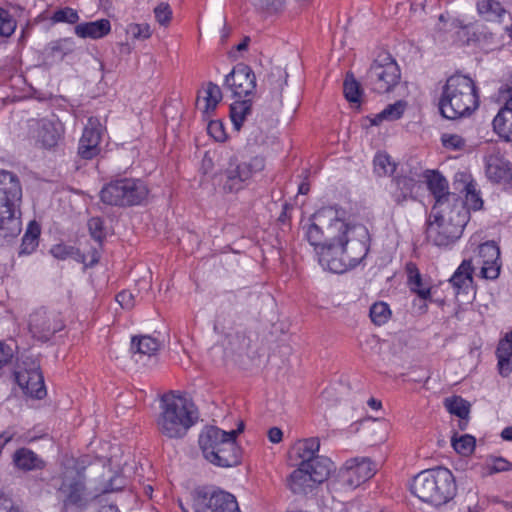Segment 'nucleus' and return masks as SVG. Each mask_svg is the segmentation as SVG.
<instances>
[{
    "instance_id": "f257e3e1",
    "label": "nucleus",
    "mask_w": 512,
    "mask_h": 512,
    "mask_svg": "<svg viewBox=\"0 0 512 512\" xmlns=\"http://www.w3.org/2000/svg\"><path fill=\"white\" fill-rule=\"evenodd\" d=\"M368 250V232L360 226L355 232L341 233L336 241L324 243L317 251L318 262L323 269L340 274L356 267Z\"/></svg>"
},
{
    "instance_id": "f03ea898",
    "label": "nucleus",
    "mask_w": 512,
    "mask_h": 512,
    "mask_svg": "<svg viewBox=\"0 0 512 512\" xmlns=\"http://www.w3.org/2000/svg\"><path fill=\"white\" fill-rule=\"evenodd\" d=\"M480 104L479 90L474 80L463 74L447 78L438 102L440 114L455 120L472 114Z\"/></svg>"
},
{
    "instance_id": "7ed1b4c3",
    "label": "nucleus",
    "mask_w": 512,
    "mask_h": 512,
    "mask_svg": "<svg viewBox=\"0 0 512 512\" xmlns=\"http://www.w3.org/2000/svg\"><path fill=\"white\" fill-rule=\"evenodd\" d=\"M22 186L19 177L0 170V241L12 239L21 232Z\"/></svg>"
},
{
    "instance_id": "20e7f679",
    "label": "nucleus",
    "mask_w": 512,
    "mask_h": 512,
    "mask_svg": "<svg viewBox=\"0 0 512 512\" xmlns=\"http://www.w3.org/2000/svg\"><path fill=\"white\" fill-rule=\"evenodd\" d=\"M410 489L421 501L435 506L448 503L457 491L455 478L445 467L421 471L414 477Z\"/></svg>"
},
{
    "instance_id": "39448f33",
    "label": "nucleus",
    "mask_w": 512,
    "mask_h": 512,
    "mask_svg": "<svg viewBox=\"0 0 512 512\" xmlns=\"http://www.w3.org/2000/svg\"><path fill=\"white\" fill-rule=\"evenodd\" d=\"M468 223V211L464 205L431 211L427 220L426 238L437 247H449L462 236Z\"/></svg>"
},
{
    "instance_id": "423d86ee",
    "label": "nucleus",
    "mask_w": 512,
    "mask_h": 512,
    "mask_svg": "<svg viewBox=\"0 0 512 512\" xmlns=\"http://www.w3.org/2000/svg\"><path fill=\"white\" fill-rule=\"evenodd\" d=\"M198 418V409L191 400L174 392L162 394V434L182 438Z\"/></svg>"
},
{
    "instance_id": "0eeeda50",
    "label": "nucleus",
    "mask_w": 512,
    "mask_h": 512,
    "mask_svg": "<svg viewBox=\"0 0 512 512\" xmlns=\"http://www.w3.org/2000/svg\"><path fill=\"white\" fill-rule=\"evenodd\" d=\"M356 229L357 227H350L341 219L335 208L325 207L313 214L312 222L306 227L305 236L317 252L324 243L336 241L341 233L355 232Z\"/></svg>"
},
{
    "instance_id": "6e6552de",
    "label": "nucleus",
    "mask_w": 512,
    "mask_h": 512,
    "mask_svg": "<svg viewBox=\"0 0 512 512\" xmlns=\"http://www.w3.org/2000/svg\"><path fill=\"white\" fill-rule=\"evenodd\" d=\"M147 195L145 183L134 178L112 180L100 191V199L104 204L120 207L139 205Z\"/></svg>"
},
{
    "instance_id": "1a4fd4ad",
    "label": "nucleus",
    "mask_w": 512,
    "mask_h": 512,
    "mask_svg": "<svg viewBox=\"0 0 512 512\" xmlns=\"http://www.w3.org/2000/svg\"><path fill=\"white\" fill-rule=\"evenodd\" d=\"M400 68L390 54L379 55L370 65L366 77V86L375 93L391 92L400 82Z\"/></svg>"
},
{
    "instance_id": "9d476101",
    "label": "nucleus",
    "mask_w": 512,
    "mask_h": 512,
    "mask_svg": "<svg viewBox=\"0 0 512 512\" xmlns=\"http://www.w3.org/2000/svg\"><path fill=\"white\" fill-rule=\"evenodd\" d=\"M314 467L308 464H297L288 478V485L294 494H307L316 484L324 482L330 474L333 463L331 460H322Z\"/></svg>"
},
{
    "instance_id": "9b49d317",
    "label": "nucleus",
    "mask_w": 512,
    "mask_h": 512,
    "mask_svg": "<svg viewBox=\"0 0 512 512\" xmlns=\"http://www.w3.org/2000/svg\"><path fill=\"white\" fill-rule=\"evenodd\" d=\"M62 500V511L83 510L88 504L85 477L78 471L66 472L58 488Z\"/></svg>"
},
{
    "instance_id": "f8f14e48",
    "label": "nucleus",
    "mask_w": 512,
    "mask_h": 512,
    "mask_svg": "<svg viewBox=\"0 0 512 512\" xmlns=\"http://www.w3.org/2000/svg\"><path fill=\"white\" fill-rule=\"evenodd\" d=\"M191 496L194 512H241L236 497L223 490L200 488Z\"/></svg>"
},
{
    "instance_id": "ddd939ff",
    "label": "nucleus",
    "mask_w": 512,
    "mask_h": 512,
    "mask_svg": "<svg viewBox=\"0 0 512 512\" xmlns=\"http://www.w3.org/2000/svg\"><path fill=\"white\" fill-rule=\"evenodd\" d=\"M264 167V158L260 156H255L248 162L242 163H239L237 159L231 158L223 174L224 191L233 193L242 190L253 174L262 171Z\"/></svg>"
},
{
    "instance_id": "4468645a",
    "label": "nucleus",
    "mask_w": 512,
    "mask_h": 512,
    "mask_svg": "<svg viewBox=\"0 0 512 512\" xmlns=\"http://www.w3.org/2000/svg\"><path fill=\"white\" fill-rule=\"evenodd\" d=\"M485 175L495 184L508 189L512 187V162L498 147L489 148L484 157Z\"/></svg>"
},
{
    "instance_id": "2eb2a0df",
    "label": "nucleus",
    "mask_w": 512,
    "mask_h": 512,
    "mask_svg": "<svg viewBox=\"0 0 512 512\" xmlns=\"http://www.w3.org/2000/svg\"><path fill=\"white\" fill-rule=\"evenodd\" d=\"M223 86L231 91L235 98H246L254 95L256 76L252 68L244 63L236 64L225 76Z\"/></svg>"
},
{
    "instance_id": "dca6fc26",
    "label": "nucleus",
    "mask_w": 512,
    "mask_h": 512,
    "mask_svg": "<svg viewBox=\"0 0 512 512\" xmlns=\"http://www.w3.org/2000/svg\"><path fill=\"white\" fill-rule=\"evenodd\" d=\"M64 323L60 315L54 311L40 308L34 311L29 318V330L33 337L42 341H48L56 332L62 330Z\"/></svg>"
},
{
    "instance_id": "f3484780",
    "label": "nucleus",
    "mask_w": 512,
    "mask_h": 512,
    "mask_svg": "<svg viewBox=\"0 0 512 512\" xmlns=\"http://www.w3.org/2000/svg\"><path fill=\"white\" fill-rule=\"evenodd\" d=\"M426 182L435 199L431 211L455 208L457 204L464 205L457 194L449 192L447 179L438 171H428Z\"/></svg>"
},
{
    "instance_id": "a211bd4d",
    "label": "nucleus",
    "mask_w": 512,
    "mask_h": 512,
    "mask_svg": "<svg viewBox=\"0 0 512 512\" xmlns=\"http://www.w3.org/2000/svg\"><path fill=\"white\" fill-rule=\"evenodd\" d=\"M103 126L97 117H89L79 140L78 155L85 160H91L100 153V142Z\"/></svg>"
},
{
    "instance_id": "6ab92c4d",
    "label": "nucleus",
    "mask_w": 512,
    "mask_h": 512,
    "mask_svg": "<svg viewBox=\"0 0 512 512\" xmlns=\"http://www.w3.org/2000/svg\"><path fill=\"white\" fill-rule=\"evenodd\" d=\"M375 471V464L369 458H355L346 462L342 477L349 486L357 487L369 480Z\"/></svg>"
},
{
    "instance_id": "aec40b11",
    "label": "nucleus",
    "mask_w": 512,
    "mask_h": 512,
    "mask_svg": "<svg viewBox=\"0 0 512 512\" xmlns=\"http://www.w3.org/2000/svg\"><path fill=\"white\" fill-rule=\"evenodd\" d=\"M15 380L25 394L36 399H43L46 396L44 378L39 369L17 371Z\"/></svg>"
},
{
    "instance_id": "412c9836",
    "label": "nucleus",
    "mask_w": 512,
    "mask_h": 512,
    "mask_svg": "<svg viewBox=\"0 0 512 512\" xmlns=\"http://www.w3.org/2000/svg\"><path fill=\"white\" fill-rule=\"evenodd\" d=\"M320 440L317 437L299 440L292 448V457L299 460L298 464H308L314 467L322 460H329L327 457L319 456Z\"/></svg>"
},
{
    "instance_id": "4be33fe9",
    "label": "nucleus",
    "mask_w": 512,
    "mask_h": 512,
    "mask_svg": "<svg viewBox=\"0 0 512 512\" xmlns=\"http://www.w3.org/2000/svg\"><path fill=\"white\" fill-rule=\"evenodd\" d=\"M229 438L226 431L216 426H206L199 434L198 443L202 450L203 456L210 461L218 449L222 446V442Z\"/></svg>"
},
{
    "instance_id": "5701e85b",
    "label": "nucleus",
    "mask_w": 512,
    "mask_h": 512,
    "mask_svg": "<svg viewBox=\"0 0 512 512\" xmlns=\"http://www.w3.org/2000/svg\"><path fill=\"white\" fill-rule=\"evenodd\" d=\"M211 464L218 467H233L241 462V448L237 441L233 440V436L222 442V446L217 450L214 456L209 461Z\"/></svg>"
},
{
    "instance_id": "b1692460",
    "label": "nucleus",
    "mask_w": 512,
    "mask_h": 512,
    "mask_svg": "<svg viewBox=\"0 0 512 512\" xmlns=\"http://www.w3.org/2000/svg\"><path fill=\"white\" fill-rule=\"evenodd\" d=\"M417 181L409 176H397L391 180L389 194L396 205H403L408 200H414V189Z\"/></svg>"
},
{
    "instance_id": "393cba45",
    "label": "nucleus",
    "mask_w": 512,
    "mask_h": 512,
    "mask_svg": "<svg viewBox=\"0 0 512 512\" xmlns=\"http://www.w3.org/2000/svg\"><path fill=\"white\" fill-rule=\"evenodd\" d=\"M14 466L23 472L43 470L46 462L33 450L26 447L18 448L12 457Z\"/></svg>"
},
{
    "instance_id": "a878e982",
    "label": "nucleus",
    "mask_w": 512,
    "mask_h": 512,
    "mask_svg": "<svg viewBox=\"0 0 512 512\" xmlns=\"http://www.w3.org/2000/svg\"><path fill=\"white\" fill-rule=\"evenodd\" d=\"M76 48L73 38H60L50 41L43 49L44 59L53 64L63 61V59L74 52Z\"/></svg>"
},
{
    "instance_id": "bb28decb",
    "label": "nucleus",
    "mask_w": 512,
    "mask_h": 512,
    "mask_svg": "<svg viewBox=\"0 0 512 512\" xmlns=\"http://www.w3.org/2000/svg\"><path fill=\"white\" fill-rule=\"evenodd\" d=\"M473 272L472 260L465 259L450 277L449 284L452 286L456 296L468 292L473 283Z\"/></svg>"
},
{
    "instance_id": "cd10ccee",
    "label": "nucleus",
    "mask_w": 512,
    "mask_h": 512,
    "mask_svg": "<svg viewBox=\"0 0 512 512\" xmlns=\"http://www.w3.org/2000/svg\"><path fill=\"white\" fill-rule=\"evenodd\" d=\"M74 30L80 38L100 39L110 33L111 24L108 19H99L77 24Z\"/></svg>"
},
{
    "instance_id": "c85d7f7f",
    "label": "nucleus",
    "mask_w": 512,
    "mask_h": 512,
    "mask_svg": "<svg viewBox=\"0 0 512 512\" xmlns=\"http://www.w3.org/2000/svg\"><path fill=\"white\" fill-rule=\"evenodd\" d=\"M252 113V99L249 97L246 98H237L230 105V118L235 130L239 131L246 118Z\"/></svg>"
},
{
    "instance_id": "c756f323",
    "label": "nucleus",
    "mask_w": 512,
    "mask_h": 512,
    "mask_svg": "<svg viewBox=\"0 0 512 512\" xmlns=\"http://www.w3.org/2000/svg\"><path fill=\"white\" fill-rule=\"evenodd\" d=\"M477 13L486 21H500L506 10L497 0H479L476 3Z\"/></svg>"
},
{
    "instance_id": "7c9ffc66",
    "label": "nucleus",
    "mask_w": 512,
    "mask_h": 512,
    "mask_svg": "<svg viewBox=\"0 0 512 512\" xmlns=\"http://www.w3.org/2000/svg\"><path fill=\"white\" fill-rule=\"evenodd\" d=\"M160 344L156 338L151 336H133L131 339L130 350L132 353L151 357L156 355L159 350Z\"/></svg>"
},
{
    "instance_id": "2f4dec72",
    "label": "nucleus",
    "mask_w": 512,
    "mask_h": 512,
    "mask_svg": "<svg viewBox=\"0 0 512 512\" xmlns=\"http://www.w3.org/2000/svg\"><path fill=\"white\" fill-rule=\"evenodd\" d=\"M60 139V132L57 126L50 121H43L38 129L37 141L44 148H53Z\"/></svg>"
},
{
    "instance_id": "473e14b6",
    "label": "nucleus",
    "mask_w": 512,
    "mask_h": 512,
    "mask_svg": "<svg viewBox=\"0 0 512 512\" xmlns=\"http://www.w3.org/2000/svg\"><path fill=\"white\" fill-rule=\"evenodd\" d=\"M494 131L505 141H512V113L508 109H500L493 119Z\"/></svg>"
},
{
    "instance_id": "72a5a7b5",
    "label": "nucleus",
    "mask_w": 512,
    "mask_h": 512,
    "mask_svg": "<svg viewBox=\"0 0 512 512\" xmlns=\"http://www.w3.org/2000/svg\"><path fill=\"white\" fill-rule=\"evenodd\" d=\"M411 290L421 299L427 300L431 296L430 288L423 285L421 274L414 263L406 265Z\"/></svg>"
},
{
    "instance_id": "f704fd0d",
    "label": "nucleus",
    "mask_w": 512,
    "mask_h": 512,
    "mask_svg": "<svg viewBox=\"0 0 512 512\" xmlns=\"http://www.w3.org/2000/svg\"><path fill=\"white\" fill-rule=\"evenodd\" d=\"M40 233L39 224L36 221H31L22 237L20 254H31L36 249L39 244Z\"/></svg>"
},
{
    "instance_id": "c9c22d12",
    "label": "nucleus",
    "mask_w": 512,
    "mask_h": 512,
    "mask_svg": "<svg viewBox=\"0 0 512 512\" xmlns=\"http://www.w3.org/2000/svg\"><path fill=\"white\" fill-rule=\"evenodd\" d=\"M465 201L462 200L465 209L469 212L470 210L479 211L483 208L484 201L481 197L480 191L477 189V185L473 180L468 181L464 185Z\"/></svg>"
},
{
    "instance_id": "e433bc0d",
    "label": "nucleus",
    "mask_w": 512,
    "mask_h": 512,
    "mask_svg": "<svg viewBox=\"0 0 512 512\" xmlns=\"http://www.w3.org/2000/svg\"><path fill=\"white\" fill-rule=\"evenodd\" d=\"M53 257L59 260L74 259L79 263H86V256L78 248L63 243L52 246L50 250Z\"/></svg>"
},
{
    "instance_id": "4c0bfd02",
    "label": "nucleus",
    "mask_w": 512,
    "mask_h": 512,
    "mask_svg": "<svg viewBox=\"0 0 512 512\" xmlns=\"http://www.w3.org/2000/svg\"><path fill=\"white\" fill-rule=\"evenodd\" d=\"M453 26L466 32L468 35V42H480L482 39H487L492 36V33H485L483 31V26L476 23L466 24L464 21L456 19L453 21Z\"/></svg>"
},
{
    "instance_id": "58836bf2",
    "label": "nucleus",
    "mask_w": 512,
    "mask_h": 512,
    "mask_svg": "<svg viewBox=\"0 0 512 512\" xmlns=\"http://www.w3.org/2000/svg\"><path fill=\"white\" fill-rule=\"evenodd\" d=\"M512 470V463L503 457L490 455L486 458L483 465V475L490 476L500 472Z\"/></svg>"
},
{
    "instance_id": "ea45409f",
    "label": "nucleus",
    "mask_w": 512,
    "mask_h": 512,
    "mask_svg": "<svg viewBox=\"0 0 512 512\" xmlns=\"http://www.w3.org/2000/svg\"><path fill=\"white\" fill-rule=\"evenodd\" d=\"M343 93L350 103H360L362 89L352 73H347L343 83Z\"/></svg>"
},
{
    "instance_id": "a19ab883",
    "label": "nucleus",
    "mask_w": 512,
    "mask_h": 512,
    "mask_svg": "<svg viewBox=\"0 0 512 512\" xmlns=\"http://www.w3.org/2000/svg\"><path fill=\"white\" fill-rule=\"evenodd\" d=\"M405 110V103L397 101L394 104L388 105L384 110L375 116L372 124L378 125L382 120H397L401 118Z\"/></svg>"
},
{
    "instance_id": "79ce46f5",
    "label": "nucleus",
    "mask_w": 512,
    "mask_h": 512,
    "mask_svg": "<svg viewBox=\"0 0 512 512\" xmlns=\"http://www.w3.org/2000/svg\"><path fill=\"white\" fill-rule=\"evenodd\" d=\"M204 92V112L208 114L210 112H213L216 109L217 105L222 100V92L220 87L213 82H209L207 84V87Z\"/></svg>"
},
{
    "instance_id": "37998d69",
    "label": "nucleus",
    "mask_w": 512,
    "mask_h": 512,
    "mask_svg": "<svg viewBox=\"0 0 512 512\" xmlns=\"http://www.w3.org/2000/svg\"><path fill=\"white\" fill-rule=\"evenodd\" d=\"M445 407L449 413L456 415L461 419H466L470 411V404L459 396L447 398L445 400Z\"/></svg>"
},
{
    "instance_id": "c03bdc74",
    "label": "nucleus",
    "mask_w": 512,
    "mask_h": 512,
    "mask_svg": "<svg viewBox=\"0 0 512 512\" xmlns=\"http://www.w3.org/2000/svg\"><path fill=\"white\" fill-rule=\"evenodd\" d=\"M479 263L487 264L500 260V249L493 241H487L478 247Z\"/></svg>"
},
{
    "instance_id": "a18cd8bd",
    "label": "nucleus",
    "mask_w": 512,
    "mask_h": 512,
    "mask_svg": "<svg viewBox=\"0 0 512 512\" xmlns=\"http://www.w3.org/2000/svg\"><path fill=\"white\" fill-rule=\"evenodd\" d=\"M371 321L378 326L385 324L391 317V310L387 303L376 302L370 308Z\"/></svg>"
},
{
    "instance_id": "49530a36",
    "label": "nucleus",
    "mask_w": 512,
    "mask_h": 512,
    "mask_svg": "<svg viewBox=\"0 0 512 512\" xmlns=\"http://www.w3.org/2000/svg\"><path fill=\"white\" fill-rule=\"evenodd\" d=\"M17 27V21L6 9L0 7V38L11 37Z\"/></svg>"
},
{
    "instance_id": "de8ad7c7",
    "label": "nucleus",
    "mask_w": 512,
    "mask_h": 512,
    "mask_svg": "<svg viewBox=\"0 0 512 512\" xmlns=\"http://www.w3.org/2000/svg\"><path fill=\"white\" fill-rule=\"evenodd\" d=\"M287 74L282 72L280 69H275L271 71L268 75V83L270 85L271 91L278 98L280 105L282 104L281 100V92L283 90L284 85H286Z\"/></svg>"
},
{
    "instance_id": "09e8293b",
    "label": "nucleus",
    "mask_w": 512,
    "mask_h": 512,
    "mask_svg": "<svg viewBox=\"0 0 512 512\" xmlns=\"http://www.w3.org/2000/svg\"><path fill=\"white\" fill-rule=\"evenodd\" d=\"M451 444L454 450L464 456L471 454L475 449V438L469 434L460 436L459 438L453 437Z\"/></svg>"
},
{
    "instance_id": "8fccbe9b",
    "label": "nucleus",
    "mask_w": 512,
    "mask_h": 512,
    "mask_svg": "<svg viewBox=\"0 0 512 512\" xmlns=\"http://www.w3.org/2000/svg\"><path fill=\"white\" fill-rule=\"evenodd\" d=\"M90 236L102 246L106 239V230L104 227V220L100 217H92L87 223Z\"/></svg>"
},
{
    "instance_id": "3c124183",
    "label": "nucleus",
    "mask_w": 512,
    "mask_h": 512,
    "mask_svg": "<svg viewBox=\"0 0 512 512\" xmlns=\"http://www.w3.org/2000/svg\"><path fill=\"white\" fill-rule=\"evenodd\" d=\"M126 34L132 39L145 40L151 36L152 30L147 23H130L126 27Z\"/></svg>"
},
{
    "instance_id": "603ef678",
    "label": "nucleus",
    "mask_w": 512,
    "mask_h": 512,
    "mask_svg": "<svg viewBox=\"0 0 512 512\" xmlns=\"http://www.w3.org/2000/svg\"><path fill=\"white\" fill-rule=\"evenodd\" d=\"M374 171L379 176L387 175L394 171V165L390 161L389 155L385 153H378L373 160Z\"/></svg>"
},
{
    "instance_id": "864d4df0",
    "label": "nucleus",
    "mask_w": 512,
    "mask_h": 512,
    "mask_svg": "<svg viewBox=\"0 0 512 512\" xmlns=\"http://www.w3.org/2000/svg\"><path fill=\"white\" fill-rule=\"evenodd\" d=\"M51 19L55 23L65 22V23H69V24H75L79 20V15L76 10H74L70 7H65V8L56 10L53 13Z\"/></svg>"
},
{
    "instance_id": "5fc2aeb1",
    "label": "nucleus",
    "mask_w": 512,
    "mask_h": 512,
    "mask_svg": "<svg viewBox=\"0 0 512 512\" xmlns=\"http://www.w3.org/2000/svg\"><path fill=\"white\" fill-rule=\"evenodd\" d=\"M441 142L446 149L453 151L462 150L466 145L465 139L458 134L445 133L441 136Z\"/></svg>"
},
{
    "instance_id": "6e6d98bb",
    "label": "nucleus",
    "mask_w": 512,
    "mask_h": 512,
    "mask_svg": "<svg viewBox=\"0 0 512 512\" xmlns=\"http://www.w3.org/2000/svg\"><path fill=\"white\" fill-rule=\"evenodd\" d=\"M499 99L505 102L501 109H508L512 113V73L506 83L501 85L498 91Z\"/></svg>"
},
{
    "instance_id": "4d7b16f0",
    "label": "nucleus",
    "mask_w": 512,
    "mask_h": 512,
    "mask_svg": "<svg viewBox=\"0 0 512 512\" xmlns=\"http://www.w3.org/2000/svg\"><path fill=\"white\" fill-rule=\"evenodd\" d=\"M208 134L218 142H224L227 139L224 124L220 120H212L207 126Z\"/></svg>"
},
{
    "instance_id": "13d9d810",
    "label": "nucleus",
    "mask_w": 512,
    "mask_h": 512,
    "mask_svg": "<svg viewBox=\"0 0 512 512\" xmlns=\"http://www.w3.org/2000/svg\"><path fill=\"white\" fill-rule=\"evenodd\" d=\"M501 269L500 260L492 261L481 266V276L485 279L495 280L499 277Z\"/></svg>"
},
{
    "instance_id": "bf43d9fd",
    "label": "nucleus",
    "mask_w": 512,
    "mask_h": 512,
    "mask_svg": "<svg viewBox=\"0 0 512 512\" xmlns=\"http://www.w3.org/2000/svg\"><path fill=\"white\" fill-rule=\"evenodd\" d=\"M255 4L268 13H277L283 9L285 0H255Z\"/></svg>"
},
{
    "instance_id": "052dcab7",
    "label": "nucleus",
    "mask_w": 512,
    "mask_h": 512,
    "mask_svg": "<svg viewBox=\"0 0 512 512\" xmlns=\"http://www.w3.org/2000/svg\"><path fill=\"white\" fill-rule=\"evenodd\" d=\"M116 300L124 309H131L134 306V295L132 292L123 290L116 295Z\"/></svg>"
},
{
    "instance_id": "680f3d73",
    "label": "nucleus",
    "mask_w": 512,
    "mask_h": 512,
    "mask_svg": "<svg viewBox=\"0 0 512 512\" xmlns=\"http://www.w3.org/2000/svg\"><path fill=\"white\" fill-rule=\"evenodd\" d=\"M13 355L14 353L12 348L0 341V369L12 361Z\"/></svg>"
},
{
    "instance_id": "e2e57ef3",
    "label": "nucleus",
    "mask_w": 512,
    "mask_h": 512,
    "mask_svg": "<svg viewBox=\"0 0 512 512\" xmlns=\"http://www.w3.org/2000/svg\"><path fill=\"white\" fill-rule=\"evenodd\" d=\"M125 486L123 477L119 475L113 476L103 489V493H110L121 490Z\"/></svg>"
},
{
    "instance_id": "0e129e2a",
    "label": "nucleus",
    "mask_w": 512,
    "mask_h": 512,
    "mask_svg": "<svg viewBox=\"0 0 512 512\" xmlns=\"http://www.w3.org/2000/svg\"><path fill=\"white\" fill-rule=\"evenodd\" d=\"M497 358H511L512 357V345L508 343V340L501 339L496 349Z\"/></svg>"
},
{
    "instance_id": "69168bd1",
    "label": "nucleus",
    "mask_w": 512,
    "mask_h": 512,
    "mask_svg": "<svg viewBox=\"0 0 512 512\" xmlns=\"http://www.w3.org/2000/svg\"><path fill=\"white\" fill-rule=\"evenodd\" d=\"M498 372L502 377H508L512 372L511 358H497Z\"/></svg>"
},
{
    "instance_id": "338daca9",
    "label": "nucleus",
    "mask_w": 512,
    "mask_h": 512,
    "mask_svg": "<svg viewBox=\"0 0 512 512\" xmlns=\"http://www.w3.org/2000/svg\"><path fill=\"white\" fill-rule=\"evenodd\" d=\"M162 46L166 48V58L173 63V54L177 53L179 43L176 38H171L170 41H165Z\"/></svg>"
},
{
    "instance_id": "774afa93",
    "label": "nucleus",
    "mask_w": 512,
    "mask_h": 512,
    "mask_svg": "<svg viewBox=\"0 0 512 512\" xmlns=\"http://www.w3.org/2000/svg\"><path fill=\"white\" fill-rule=\"evenodd\" d=\"M0 512H19V510L10 499L0 497Z\"/></svg>"
}]
</instances>
